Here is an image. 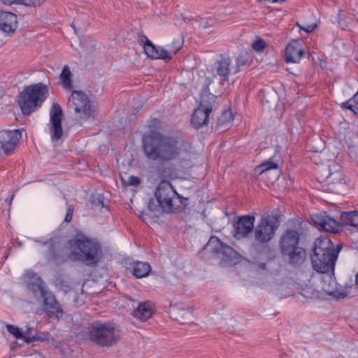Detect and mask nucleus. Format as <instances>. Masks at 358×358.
Here are the masks:
<instances>
[{"instance_id": "obj_45", "label": "nucleus", "mask_w": 358, "mask_h": 358, "mask_svg": "<svg viewBox=\"0 0 358 358\" xmlns=\"http://www.w3.org/2000/svg\"><path fill=\"white\" fill-rule=\"evenodd\" d=\"M315 27H316L315 24H308L306 27H300V29L304 30L307 33H310L315 29Z\"/></svg>"}, {"instance_id": "obj_51", "label": "nucleus", "mask_w": 358, "mask_h": 358, "mask_svg": "<svg viewBox=\"0 0 358 358\" xmlns=\"http://www.w3.org/2000/svg\"><path fill=\"white\" fill-rule=\"evenodd\" d=\"M356 279H355V282L356 284L358 285V280H357V278L355 276Z\"/></svg>"}, {"instance_id": "obj_15", "label": "nucleus", "mask_w": 358, "mask_h": 358, "mask_svg": "<svg viewBox=\"0 0 358 358\" xmlns=\"http://www.w3.org/2000/svg\"><path fill=\"white\" fill-rule=\"evenodd\" d=\"M145 40L143 45L144 52L152 59H163L169 62L171 59L166 48L154 45L146 36H143L141 42Z\"/></svg>"}, {"instance_id": "obj_12", "label": "nucleus", "mask_w": 358, "mask_h": 358, "mask_svg": "<svg viewBox=\"0 0 358 358\" xmlns=\"http://www.w3.org/2000/svg\"><path fill=\"white\" fill-rule=\"evenodd\" d=\"M62 117L63 112L60 105L57 103H53L50 111V132L52 141H57L62 136Z\"/></svg>"}, {"instance_id": "obj_34", "label": "nucleus", "mask_w": 358, "mask_h": 358, "mask_svg": "<svg viewBox=\"0 0 358 358\" xmlns=\"http://www.w3.org/2000/svg\"><path fill=\"white\" fill-rule=\"evenodd\" d=\"M157 174L161 178L162 181H167L168 180L174 178V172L173 169L169 166L159 168L157 170Z\"/></svg>"}, {"instance_id": "obj_20", "label": "nucleus", "mask_w": 358, "mask_h": 358, "mask_svg": "<svg viewBox=\"0 0 358 358\" xmlns=\"http://www.w3.org/2000/svg\"><path fill=\"white\" fill-rule=\"evenodd\" d=\"M281 253L286 257L289 264L293 266L302 264L306 257V252L305 249L301 246L289 249L288 251H282Z\"/></svg>"}, {"instance_id": "obj_36", "label": "nucleus", "mask_w": 358, "mask_h": 358, "mask_svg": "<svg viewBox=\"0 0 358 358\" xmlns=\"http://www.w3.org/2000/svg\"><path fill=\"white\" fill-rule=\"evenodd\" d=\"M6 327L7 331L10 334L13 335L16 338H24L23 332L17 327H15L13 324H6Z\"/></svg>"}, {"instance_id": "obj_44", "label": "nucleus", "mask_w": 358, "mask_h": 358, "mask_svg": "<svg viewBox=\"0 0 358 358\" xmlns=\"http://www.w3.org/2000/svg\"><path fill=\"white\" fill-rule=\"evenodd\" d=\"M141 179L137 176H130L127 181V185L130 186H137L140 184Z\"/></svg>"}, {"instance_id": "obj_2", "label": "nucleus", "mask_w": 358, "mask_h": 358, "mask_svg": "<svg viewBox=\"0 0 358 358\" xmlns=\"http://www.w3.org/2000/svg\"><path fill=\"white\" fill-rule=\"evenodd\" d=\"M68 245L69 252L66 258L71 261L80 262L90 266L99 263L101 247L96 240L82 236L69 240Z\"/></svg>"}, {"instance_id": "obj_5", "label": "nucleus", "mask_w": 358, "mask_h": 358, "mask_svg": "<svg viewBox=\"0 0 358 358\" xmlns=\"http://www.w3.org/2000/svg\"><path fill=\"white\" fill-rule=\"evenodd\" d=\"M336 253L330 239L318 238L315 242L311 257L313 268L318 273H326L334 270Z\"/></svg>"}, {"instance_id": "obj_41", "label": "nucleus", "mask_w": 358, "mask_h": 358, "mask_svg": "<svg viewBox=\"0 0 358 358\" xmlns=\"http://www.w3.org/2000/svg\"><path fill=\"white\" fill-rule=\"evenodd\" d=\"M341 107L350 110L355 114L358 113V104H351V101L350 100L342 103Z\"/></svg>"}, {"instance_id": "obj_18", "label": "nucleus", "mask_w": 358, "mask_h": 358, "mask_svg": "<svg viewBox=\"0 0 358 358\" xmlns=\"http://www.w3.org/2000/svg\"><path fill=\"white\" fill-rule=\"evenodd\" d=\"M17 27V15L10 12L0 11V30L8 34H13Z\"/></svg>"}, {"instance_id": "obj_30", "label": "nucleus", "mask_w": 358, "mask_h": 358, "mask_svg": "<svg viewBox=\"0 0 358 358\" xmlns=\"http://www.w3.org/2000/svg\"><path fill=\"white\" fill-rule=\"evenodd\" d=\"M151 271V266L147 262H137L133 266L132 273L137 278L147 276Z\"/></svg>"}, {"instance_id": "obj_26", "label": "nucleus", "mask_w": 358, "mask_h": 358, "mask_svg": "<svg viewBox=\"0 0 358 358\" xmlns=\"http://www.w3.org/2000/svg\"><path fill=\"white\" fill-rule=\"evenodd\" d=\"M278 164L275 162H266L262 163L261 165L257 166L255 169L256 173H259L262 175L263 177H268L270 174V171L271 169H274L275 173L272 176L271 182L276 180V178L279 176V172L277 171Z\"/></svg>"}, {"instance_id": "obj_50", "label": "nucleus", "mask_w": 358, "mask_h": 358, "mask_svg": "<svg viewBox=\"0 0 358 358\" xmlns=\"http://www.w3.org/2000/svg\"><path fill=\"white\" fill-rule=\"evenodd\" d=\"M71 26H72V27L73 28V29H74V31H75V33H76V27H75L74 24H72Z\"/></svg>"}, {"instance_id": "obj_19", "label": "nucleus", "mask_w": 358, "mask_h": 358, "mask_svg": "<svg viewBox=\"0 0 358 358\" xmlns=\"http://www.w3.org/2000/svg\"><path fill=\"white\" fill-rule=\"evenodd\" d=\"M231 62L229 57L221 55L215 63V71L223 80H227L231 73H235L234 66H231Z\"/></svg>"}, {"instance_id": "obj_24", "label": "nucleus", "mask_w": 358, "mask_h": 358, "mask_svg": "<svg viewBox=\"0 0 358 358\" xmlns=\"http://www.w3.org/2000/svg\"><path fill=\"white\" fill-rule=\"evenodd\" d=\"M153 315L152 304L150 301L141 303L134 311L133 315L141 321L145 322Z\"/></svg>"}, {"instance_id": "obj_40", "label": "nucleus", "mask_w": 358, "mask_h": 358, "mask_svg": "<svg viewBox=\"0 0 358 358\" xmlns=\"http://www.w3.org/2000/svg\"><path fill=\"white\" fill-rule=\"evenodd\" d=\"M45 0H21V4L27 6H40Z\"/></svg>"}, {"instance_id": "obj_38", "label": "nucleus", "mask_w": 358, "mask_h": 358, "mask_svg": "<svg viewBox=\"0 0 358 358\" xmlns=\"http://www.w3.org/2000/svg\"><path fill=\"white\" fill-rule=\"evenodd\" d=\"M301 294L305 298L313 299V298L317 297L318 295V293L316 290L312 289L311 287H307L302 289Z\"/></svg>"}, {"instance_id": "obj_11", "label": "nucleus", "mask_w": 358, "mask_h": 358, "mask_svg": "<svg viewBox=\"0 0 358 358\" xmlns=\"http://www.w3.org/2000/svg\"><path fill=\"white\" fill-rule=\"evenodd\" d=\"M43 298V310L49 317H55L57 320L64 315L63 308L57 301L55 295L47 288L41 293Z\"/></svg>"}, {"instance_id": "obj_32", "label": "nucleus", "mask_w": 358, "mask_h": 358, "mask_svg": "<svg viewBox=\"0 0 358 358\" xmlns=\"http://www.w3.org/2000/svg\"><path fill=\"white\" fill-rule=\"evenodd\" d=\"M183 42V38L178 37L177 38H174L171 43L166 45L167 48L166 49L169 53V57H172L173 55H176L179 51V50L182 48Z\"/></svg>"}, {"instance_id": "obj_48", "label": "nucleus", "mask_w": 358, "mask_h": 358, "mask_svg": "<svg viewBox=\"0 0 358 358\" xmlns=\"http://www.w3.org/2000/svg\"><path fill=\"white\" fill-rule=\"evenodd\" d=\"M323 290L329 294H331L333 293L334 290L333 289H330V288H328V287H326L325 286H323L322 287Z\"/></svg>"}, {"instance_id": "obj_21", "label": "nucleus", "mask_w": 358, "mask_h": 358, "mask_svg": "<svg viewBox=\"0 0 358 358\" xmlns=\"http://www.w3.org/2000/svg\"><path fill=\"white\" fill-rule=\"evenodd\" d=\"M303 55L304 51L300 48L299 41L294 40L286 47L285 61L287 62L298 63Z\"/></svg>"}, {"instance_id": "obj_39", "label": "nucleus", "mask_w": 358, "mask_h": 358, "mask_svg": "<svg viewBox=\"0 0 358 358\" xmlns=\"http://www.w3.org/2000/svg\"><path fill=\"white\" fill-rule=\"evenodd\" d=\"M31 328L29 327H27V330L25 331L24 334V339L25 340V341L27 343H29L31 342H33V341H43L44 340L45 338H41V337H38V336H31Z\"/></svg>"}, {"instance_id": "obj_52", "label": "nucleus", "mask_w": 358, "mask_h": 358, "mask_svg": "<svg viewBox=\"0 0 358 358\" xmlns=\"http://www.w3.org/2000/svg\"><path fill=\"white\" fill-rule=\"evenodd\" d=\"M262 268H265V265H262Z\"/></svg>"}, {"instance_id": "obj_23", "label": "nucleus", "mask_w": 358, "mask_h": 358, "mask_svg": "<svg viewBox=\"0 0 358 358\" xmlns=\"http://www.w3.org/2000/svg\"><path fill=\"white\" fill-rule=\"evenodd\" d=\"M211 112L206 111L202 107H198L192 115L191 122L196 129H199L207 125L209 120V115Z\"/></svg>"}, {"instance_id": "obj_47", "label": "nucleus", "mask_w": 358, "mask_h": 358, "mask_svg": "<svg viewBox=\"0 0 358 358\" xmlns=\"http://www.w3.org/2000/svg\"><path fill=\"white\" fill-rule=\"evenodd\" d=\"M349 100L351 101V102H355V104H358V92Z\"/></svg>"}, {"instance_id": "obj_53", "label": "nucleus", "mask_w": 358, "mask_h": 358, "mask_svg": "<svg viewBox=\"0 0 358 358\" xmlns=\"http://www.w3.org/2000/svg\"><path fill=\"white\" fill-rule=\"evenodd\" d=\"M356 277L357 278V280H358V273H357Z\"/></svg>"}, {"instance_id": "obj_3", "label": "nucleus", "mask_w": 358, "mask_h": 358, "mask_svg": "<svg viewBox=\"0 0 358 358\" xmlns=\"http://www.w3.org/2000/svg\"><path fill=\"white\" fill-rule=\"evenodd\" d=\"M156 199L148 203V209L151 212L162 210L171 213L182 204V197L173 189L169 181H161L155 192Z\"/></svg>"}, {"instance_id": "obj_43", "label": "nucleus", "mask_w": 358, "mask_h": 358, "mask_svg": "<svg viewBox=\"0 0 358 358\" xmlns=\"http://www.w3.org/2000/svg\"><path fill=\"white\" fill-rule=\"evenodd\" d=\"M74 211V206L73 205H69L68 206V210L65 216L64 221L66 222H70L72 220L73 214Z\"/></svg>"}, {"instance_id": "obj_33", "label": "nucleus", "mask_w": 358, "mask_h": 358, "mask_svg": "<svg viewBox=\"0 0 358 358\" xmlns=\"http://www.w3.org/2000/svg\"><path fill=\"white\" fill-rule=\"evenodd\" d=\"M250 60V55L247 52H241L236 60V65L234 66L235 73L240 71L241 66H245L249 63Z\"/></svg>"}, {"instance_id": "obj_17", "label": "nucleus", "mask_w": 358, "mask_h": 358, "mask_svg": "<svg viewBox=\"0 0 358 358\" xmlns=\"http://www.w3.org/2000/svg\"><path fill=\"white\" fill-rule=\"evenodd\" d=\"M299 233L293 229L286 230L281 236L280 239V249L282 251H288L292 249L299 246Z\"/></svg>"}, {"instance_id": "obj_4", "label": "nucleus", "mask_w": 358, "mask_h": 358, "mask_svg": "<svg viewBox=\"0 0 358 358\" xmlns=\"http://www.w3.org/2000/svg\"><path fill=\"white\" fill-rule=\"evenodd\" d=\"M87 337L92 343L99 347H111L121 338L120 327L112 322L96 321L89 325Z\"/></svg>"}, {"instance_id": "obj_13", "label": "nucleus", "mask_w": 358, "mask_h": 358, "mask_svg": "<svg viewBox=\"0 0 358 358\" xmlns=\"http://www.w3.org/2000/svg\"><path fill=\"white\" fill-rule=\"evenodd\" d=\"M22 138L20 130L3 131L0 133V149L6 155H10L17 148Z\"/></svg>"}, {"instance_id": "obj_9", "label": "nucleus", "mask_w": 358, "mask_h": 358, "mask_svg": "<svg viewBox=\"0 0 358 358\" xmlns=\"http://www.w3.org/2000/svg\"><path fill=\"white\" fill-rule=\"evenodd\" d=\"M329 173L324 180V190L334 194H341L344 187V176L341 167L337 163L332 162L329 165Z\"/></svg>"}, {"instance_id": "obj_7", "label": "nucleus", "mask_w": 358, "mask_h": 358, "mask_svg": "<svg viewBox=\"0 0 358 358\" xmlns=\"http://www.w3.org/2000/svg\"><path fill=\"white\" fill-rule=\"evenodd\" d=\"M279 216L273 214L262 217L254 229L255 239L262 243L269 242L280 225Z\"/></svg>"}, {"instance_id": "obj_27", "label": "nucleus", "mask_w": 358, "mask_h": 358, "mask_svg": "<svg viewBox=\"0 0 358 358\" xmlns=\"http://www.w3.org/2000/svg\"><path fill=\"white\" fill-rule=\"evenodd\" d=\"M341 224L358 228V211L343 212L341 214Z\"/></svg>"}, {"instance_id": "obj_29", "label": "nucleus", "mask_w": 358, "mask_h": 358, "mask_svg": "<svg viewBox=\"0 0 358 358\" xmlns=\"http://www.w3.org/2000/svg\"><path fill=\"white\" fill-rule=\"evenodd\" d=\"M192 316V308L173 310L172 317L181 324H185Z\"/></svg>"}, {"instance_id": "obj_22", "label": "nucleus", "mask_w": 358, "mask_h": 358, "mask_svg": "<svg viewBox=\"0 0 358 358\" xmlns=\"http://www.w3.org/2000/svg\"><path fill=\"white\" fill-rule=\"evenodd\" d=\"M24 279L33 292L38 291L41 293L47 288L41 278L32 271L26 272L24 275Z\"/></svg>"}, {"instance_id": "obj_16", "label": "nucleus", "mask_w": 358, "mask_h": 358, "mask_svg": "<svg viewBox=\"0 0 358 358\" xmlns=\"http://www.w3.org/2000/svg\"><path fill=\"white\" fill-rule=\"evenodd\" d=\"M312 220L316 226L326 231L332 233L338 232L340 228L339 223L332 217L328 216L325 213L313 215Z\"/></svg>"}, {"instance_id": "obj_25", "label": "nucleus", "mask_w": 358, "mask_h": 358, "mask_svg": "<svg viewBox=\"0 0 358 358\" xmlns=\"http://www.w3.org/2000/svg\"><path fill=\"white\" fill-rule=\"evenodd\" d=\"M48 245V250L46 254V259L48 262H51L56 265L64 264L66 261V258L58 253L55 245L50 240L48 242L43 243Z\"/></svg>"}, {"instance_id": "obj_49", "label": "nucleus", "mask_w": 358, "mask_h": 358, "mask_svg": "<svg viewBox=\"0 0 358 358\" xmlns=\"http://www.w3.org/2000/svg\"><path fill=\"white\" fill-rule=\"evenodd\" d=\"M341 245H338L336 246V249L334 248V252L336 253V257H338V254L339 251L341 250Z\"/></svg>"}, {"instance_id": "obj_35", "label": "nucleus", "mask_w": 358, "mask_h": 358, "mask_svg": "<svg viewBox=\"0 0 358 358\" xmlns=\"http://www.w3.org/2000/svg\"><path fill=\"white\" fill-rule=\"evenodd\" d=\"M91 206L94 210H101L104 207L103 197L100 194L93 196L91 201Z\"/></svg>"}, {"instance_id": "obj_8", "label": "nucleus", "mask_w": 358, "mask_h": 358, "mask_svg": "<svg viewBox=\"0 0 358 358\" xmlns=\"http://www.w3.org/2000/svg\"><path fill=\"white\" fill-rule=\"evenodd\" d=\"M69 104L72 105L79 120H88L93 115L92 103L83 91L73 90L69 98Z\"/></svg>"}, {"instance_id": "obj_14", "label": "nucleus", "mask_w": 358, "mask_h": 358, "mask_svg": "<svg viewBox=\"0 0 358 358\" xmlns=\"http://www.w3.org/2000/svg\"><path fill=\"white\" fill-rule=\"evenodd\" d=\"M255 218L251 215H244L240 217L234 224V236L239 240L246 238L255 229Z\"/></svg>"}, {"instance_id": "obj_6", "label": "nucleus", "mask_w": 358, "mask_h": 358, "mask_svg": "<svg viewBox=\"0 0 358 358\" xmlns=\"http://www.w3.org/2000/svg\"><path fill=\"white\" fill-rule=\"evenodd\" d=\"M48 92L47 86L42 83L26 87L18 98L22 113L30 115L45 101Z\"/></svg>"}, {"instance_id": "obj_28", "label": "nucleus", "mask_w": 358, "mask_h": 358, "mask_svg": "<svg viewBox=\"0 0 358 358\" xmlns=\"http://www.w3.org/2000/svg\"><path fill=\"white\" fill-rule=\"evenodd\" d=\"M215 99V95L205 90L201 93V101L198 107H202L206 111L212 112Z\"/></svg>"}, {"instance_id": "obj_37", "label": "nucleus", "mask_w": 358, "mask_h": 358, "mask_svg": "<svg viewBox=\"0 0 358 358\" xmlns=\"http://www.w3.org/2000/svg\"><path fill=\"white\" fill-rule=\"evenodd\" d=\"M233 120V115L231 110H226L222 113L220 117H219L218 120V124H224L227 122H231Z\"/></svg>"}, {"instance_id": "obj_42", "label": "nucleus", "mask_w": 358, "mask_h": 358, "mask_svg": "<svg viewBox=\"0 0 358 358\" xmlns=\"http://www.w3.org/2000/svg\"><path fill=\"white\" fill-rule=\"evenodd\" d=\"M252 48L257 52H262L265 48V42L262 39L257 40L253 43Z\"/></svg>"}, {"instance_id": "obj_46", "label": "nucleus", "mask_w": 358, "mask_h": 358, "mask_svg": "<svg viewBox=\"0 0 358 358\" xmlns=\"http://www.w3.org/2000/svg\"><path fill=\"white\" fill-rule=\"evenodd\" d=\"M6 5L21 4V0H1Z\"/></svg>"}, {"instance_id": "obj_31", "label": "nucleus", "mask_w": 358, "mask_h": 358, "mask_svg": "<svg viewBox=\"0 0 358 358\" xmlns=\"http://www.w3.org/2000/svg\"><path fill=\"white\" fill-rule=\"evenodd\" d=\"M71 78L72 73L69 67L67 65L64 66L59 76V79L64 88L69 90H72L73 85Z\"/></svg>"}, {"instance_id": "obj_1", "label": "nucleus", "mask_w": 358, "mask_h": 358, "mask_svg": "<svg viewBox=\"0 0 358 358\" xmlns=\"http://www.w3.org/2000/svg\"><path fill=\"white\" fill-rule=\"evenodd\" d=\"M142 147L145 157L161 164L179 159L183 143L178 137L151 131L143 136Z\"/></svg>"}, {"instance_id": "obj_10", "label": "nucleus", "mask_w": 358, "mask_h": 358, "mask_svg": "<svg viewBox=\"0 0 358 358\" xmlns=\"http://www.w3.org/2000/svg\"><path fill=\"white\" fill-rule=\"evenodd\" d=\"M222 261H231L236 255V251L230 246L222 242L216 236H211L205 248Z\"/></svg>"}]
</instances>
